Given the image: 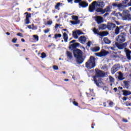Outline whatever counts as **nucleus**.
I'll use <instances>...</instances> for the list:
<instances>
[{
	"label": "nucleus",
	"instance_id": "1",
	"mask_svg": "<svg viewBox=\"0 0 131 131\" xmlns=\"http://www.w3.org/2000/svg\"><path fill=\"white\" fill-rule=\"evenodd\" d=\"M96 75L94 77V81L97 86L100 87L104 85V83L101 81V78L105 75V74L100 70L96 69Z\"/></svg>",
	"mask_w": 131,
	"mask_h": 131
},
{
	"label": "nucleus",
	"instance_id": "2",
	"mask_svg": "<svg viewBox=\"0 0 131 131\" xmlns=\"http://www.w3.org/2000/svg\"><path fill=\"white\" fill-rule=\"evenodd\" d=\"M115 16L120 20H131V15L128 10L123 11V14L118 12L115 14Z\"/></svg>",
	"mask_w": 131,
	"mask_h": 131
},
{
	"label": "nucleus",
	"instance_id": "3",
	"mask_svg": "<svg viewBox=\"0 0 131 131\" xmlns=\"http://www.w3.org/2000/svg\"><path fill=\"white\" fill-rule=\"evenodd\" d=\"M105 4L101 1H94L89 6V12H94V10H96V7H100L101 8H104Z\"/></svg>",
	"mask_w": 131,
	"mask_h": 131
},
{
	"label": "nucleus",
	"instance_id": "4",
	"mask_svg": "<svg viewBox=\"0 0 131 131\" xmlns=\"http://www.w3.org/2000/svg\"><path fill=\"white\" fill-rule=\"evenodd\" d=\"M74 56L77 59V62L78 64H81L83 62L82 58V52L79 49H76L73 51Z\"/></svg>",
	"mask_w": 131,
	"mask_h": 131
},
{
	"label": "nucleus",
	"instance_id": "5",
	"mask_svg": "<svg viewBox=\"0 0 131 131\" xmlns=\"http://www.w3.org/2000/svg\"><path fill=\"white\" fill-rule=\"evenodd\" d=\"M95 62L96 58L94 57V56H91L89 60L85 63V67L87 69L95 68L96 66Z\"/></svg>",
	"mask_w": 131,
	"mask_h": 131
},
{
	"label": "nucleus",
	"instance_id": "6",
	"mask_svg": "<svg viewBox=\"0 0 131 131\" xmlns=\"http://www.w3.org/2000/svg\"><path fill=\"white\" fill-rule=\"evenodd\" d=\"M125 36L126 35L125 33H121L116 38V41H118V42H120L121 43L124 42V41H125Z\"/></svg>",
	"mask_w": 131,
	"mask_h": 131
},
{
	"label": "nucleus",
	"instance_id": "7",
	"mask_svg": "<svg viewBox=\"0 0 131 131\" xmlns=\"http://www.w3.org/2000/svg\"><path fill=\"white\" fill-rule=\"evenodd\" d=\"M74 3L75 4H77V3H79V6L81 7V8H87V7H89V3H86L85 1H82V0H75Z\"/></svg>",
	"mask_w": 131,
	"mask_h": 131
},
{
	"label": "nucleus",
	"instance_id": "8",
	"mask_svg": "<svg viewBox=\"0 0 131 131\" xmlns=\"http://www.w3.org/2000/svg\"><path fill=\"white\" fill-rule=\"evenodd\" d=\"M93 32L95 34H98L100 36H107L109 33L107 32H100L98 29H96V28H94L93 30Z\"/></svg>",
	"mask_w": 131,
	"mask_h": 131
},
{
	"label": "nucleus",
	"instance_id": "9",
	"mask_svg": "<svg viewBox=\"0 0 131 131\" xmlns=\"http://www.w3.org/2000/svg\"><path fill=\"white\" fill-rule=\"evenodd\" d=\"M96 12L98 13H101V14H105L106 12H111V7L110 6H107L105 9L102 8H98L96 9Z\"/></svg>",
	"mask_w": 131,
	"mask_h": 131
},
{
	"label": "nucleus",
	"instance_id": "10",
	"mask_svg": "<svg viewBox=\"0 0 131 131\" xmlns=\"http://www.w3.org/2000/svg\"><path fill=\"white\" fill-rule=\"evenodd\" d=\"M107 54H109V52L104 50H102L100 52L95 53V56H97V57H105V56H107Z\"/></svg>",
	"mask_w": 131,
	"mask_h": 131
},
{
	"label": "nucleus",
	"instance_id": "11",
	"mask_svg": "<svg viewBox=\"0 0 131 131\" xmlns=\"http://www.w3.org/2000/svg\"><path fill=\"white\" fill-rule=\"evenodd\" d=\"M81 34H83V33L79 30H78L73 33V36L76 39H77L79 35H81Z\"/></svg>",
	"mask_w": 131,
	"mask_h": 131
},
{
	"label": "nucleus",
	"instance_id": "12",
	"mask_svg": "<svg viewBox=\"0 0 131 131\" xmlns=\"http://www.w3.org/2000/svg\"><path fill=\"white\" fill-rule=\"evenodd\" d=\"M118 69H119V65L115 64L113 66V67L111 69V72L112 74H114L115 72H116Z\"/></svg>",
	"mask_w": 131,
	"mask_h": 131
},
{
	"label": "nucleus",
	"instance_id": "13",
	"mask_svg": "<svg viewBox=\"0 0 131 131\" xmlns=\"http://www.w3.org/2000/svg\"><path fill=\"white\" fill-rule=\"evenodd\" d=\"M124 52L126 53V56L127 57V59H128V60H130L131 58V56H130V54H131V51H129L128 49L125 48L124 49Z\"/></svg>",
	"mask_w": 131,
	"mask_h": 131
},
{
	"label": "nucleus",
	"instance_id": "14",
	"mask_svg": "<svg viewBox=\"0 0 131 131\" xmlns=\"http://www.w3.org/2000/svg\"><path fill=\"white\" fill-rule=\"evenodd\" d=\"M116 46L119 50H123L124 49L125 45L124 43H119L118 42H116Z\"/></svg>",
	"mask_w": 131,
	"mask_h": 131
},
{
	"label": "nucleus",
	"instance_id": "15",
	"mask_svg": "<svg viewBox=\"0 0 131 131\" xmlns=\"http://www.w3.org/2000/svg\"><path fill=\"white\" fill-rule=\"evenodd\" d=\"M116 26V25L115 24H112L111 23H110L107 24V29L109 30H112V29H114L115 28V27Z\"/></svg>",
	"mask_w": 131,
	"mask_h": 131
},
{
	"label": "nucleus",
	"instance_id": "16",
	"mask_svg": "<svg viewBox=\"0 0 131 131\" xmlns=\"http://www.w3.org/2000/svg\"><path fill=\"white\" fill-rule=\"evenodd\" d=\"M120 29H123V26H120L119 27H116L115 30V34H119V32L120 31Z\"/></svg>",
	"mask_w": 131,
	"mask_h": 131
},
{
	"label": "nucleus",
	"instance_id": "17",
	"mask_svg": "<svg viewBox=\"0 0 131 131\" xmlns=\"http://www.w3.org/2000/svg\"><path fill=\"white\" fill-rule=\"evenodd\" d=\"M85 40H86V38L84 36H80L79 38V41L81 43H85Z\"/></svg>",
	"mask_w": 131,
	"mask_h": 131
},
{
	"label": "nucleus",
	"instance_id": "18",
	"mask_svg": "<svg viewBox=\"0 0 131 131\" xmlns=\"http://www.w3.org/2000/svg\"><path fill=\"white\" fill-rule=\"evenodd\" d=\"M31 17V15L30 14H27V15L26 16V19H25V23L26 24H29L30 23V20H29V18Z\"/></svg>",
	"mask_w": 131,
	"mask_h": 131
},
{
	"label": "nucleus",
	"instance_id": "19",
	"mask_svg": "<svg viewBox=\"0 0 131 131\" xmlns=\"http://www.w3.org/2000/svg\"><path fill=\"white\" fill-rule=\"evenodd\" d=\"M118 79H119V80H123V79H124L125 78L123 73L120 72L118 73Z\"/></svg>",
	"mask_w": 131,
	"mask_h": 131
},
{
	"label": "nucleus",
	"instance_id": "20",
	"mask_svg": "<svg viewBox=\"0 0 131 131\" xmlns=\"http://www.w3.org/2000/svg\"><path fill=\"white\" fill-rule=\"evenodd\" d=\"M122 92L123 96H129V95H131V92L129 91L123 90Z\"/></svg>",
	"mask_w": 131,
	"mask_h": 131
},
{
	"label": "nucleus",
	"instance_id": "21",
	"mask_svg": "<svg viewBox=\"0 0 131 131\" xmlns=\"http://www.w3.org/2000/svg\"><path fill=\"white\" fill-rule=\"evenodd\" d=\"M96 21L98 24L103 22V17L101 16H97L96 18Z\"/></svg>",
	"mask_w": 131,
	"mask_h": 131
},
{
	"label": "nucleus",
	"instance_id": "22",
	"mask_svg": "<svg viewBox=\"0 0 131 131\" xmlns=\"http://www.w3.org/2000/svg\"><path fill=\"white\" fill-rule=\"evenodd\" d=\"M67 56L70 60H71L73 56H72V53L69 52V51H67Z\"/></svg>",
	"mask_w": 131,
	"mask_h": 131
},
{
	"label": "nucleus",
	"instance_id": "23",
	"mask_svg": "<svg viewBox=\"0 0 131 131\" xmlns=\"http://www.w3.org/2000/svg\"><path fill=\"white\" fill-rule=\"evenodd\" d=\"M27 27L29 28V29H32L33 30H35L37 29V28L35 26H34V25L32 24L31 25L28 26Z\"/></svg>",
	"mask_w": 131,
	"mask_h": 131
},
{
	"label": "nucleus",
	"instance_id": "24",
	"mask_svg": "<svg viewBox=\"0 0 131 131\" xmlns=\"http://www.w3.org/2000/svg\"><path fill=\"white\" fill-rule=\"evenodd\" d=\"M77 47H79V43H74L70 46V48L75 49V48H77Z\"/></svg>",
	"mask_w": 131,
	"mask_h": 131
},
{
	"label": "nucleus",
	"instance_id": "25",
	"mask_svg": "<svg viewBox=\"0 0 131 131\" xmlns=\"http://www.w3.org/2000/svg\"><path fill=\"white\" fill-rule=\"evenodd\" d=\"M103 41L105 42V43H106L107 45H109V43H111V41L108 39L107 37H104L103 38Z\"/></svg>",
	"mask_w": 131,
	"mask_h": 131
},
{
	"label": "nucleus",
	"instance_id": "26",
	"mask_svg": "<svg viewBox=\"0 0 131 131\" xmlns=\"http://www.w3.org/2000/svg\"><path fill=\"white\" fill-rule=\"evenodd\" d=\"M107 28V26L104 24H102L99 26V29H101L102 30H105Z\"/></svg>",
	"mask_w": 131,
	"mask_h": 131
},
{
	"label": "nucleus",
	"instance_id": "27",
	"mask_svg": "<svg viewBox=\"0 0 131 131\" xmlns=\"http://www.w3.org/2000/svg\"><path fill=\"white\" fill-rule=\"evenodd\" d=\"M63 5V4L61 3H57L55 6V10H60V8H59L60 7V6Z\"/></svg>",
	"mask_w": 131,
	"mask_h": 131
},
{
	"label": "nucleus",
	"instance_id": "28",
	"mask_svg": "<svg viewBox=\"0 0 131 131\" xmlns=\"http://www.w3.org/2000/svg\"><path fill=\"white\" fill-rule=\"evenodd\" d=\"M92 52H99L100 51V47H96L91 49Z\"/></svg>",
	"mask_w": 131,
	"mask_h": 131
},
{
	"label": "nucleus",
	"instance_id": "29",
	"mask_svg": "<svg viewBox=\"0 0 131 131\" xmlns=\"http://www.w3.org/2000/svg\"><path fill=\"white\" fill-rule=\"evenodd\" d=\"M63 35V39H64L65 42H67V41L68 40V35H67V34L66 33H64Z\"/></svg>",
	"mask_w": 131,
	"mask_h": 131
},
{
	"label": "nucleus",
	"instance_id": "30",
	"mask_svg": "<svg viewBox=\"0 0 131 131\" xmlns=\"http://www.w3.org/2000/svg\"><path fill=\"white\" fill-rule=\"evenodd\" d=\"M62 37V35L61 34H55L54 35V38L57 39V38H59Z\"/></svg>",
	"mask_w": 131,
	"mask_h": 131
},
{
	"label": "nucleus",
	"instance_id": "31",
	"mask_svg": "<svg viewBox=\"0 0 131 131\" xmlns=\"http://www.w3.org/2000/svg\"><path fill=\"white\" fill-rule=\"evenodd\" d=\"M108 79L110 81V82H114V78H113V77L111 76H108Z\"/></svg>",
	"mask_w": 131,
	"mask_h": 131
},
{
	"label": "nucleus",
	"instance_id": "32",
	"mask_svg": "<svg viewBox=\"0 0 131 131\" xmlns=\"http://www.w3.org/2000/svg\"><path fill=\"white\" fill-rule=\"evenodd\" d=\"M33 36L34 37V40H35L36 41H38V36L36 35H34Z\"/></svg>",
	"mask_w": 131,
	"mask_h": 131
},
{
	"label": "nucleus",
	"instance_id": "33",
	"mask_svg": "<svg viewBox=\"0 0 131 131\" xmlns=\"http://www.w3.org/2000/svg\"><path fill=\"white\" fill-rule=\"evenodd\" d=\"M46 56L47 55H46V53H45V52H43L41 54V58L42 59H43V58H46Z\"/></svg>",
	"mask_w": 131,
	"mask_h": 131
},
{
	"label": "nucleus",
	"instance_id": "34",
	"mask_svg": "<svg viewBox=\"0 0 131 131\" xmlns=\"http://www.w3.org/2000/svg\"><path fill=\"white\" fill-rule=\"evenodd\" d=\"M72 17L73 20H75V21H77V20H78V17L76 16H72Z\"/></svg>",
	"mask_w": 131,
	"mask_h": 131
},
{
	"label": "nucleus",
	"instance_id": "35",
	"mask_svg": "<svg viewBox=\"0 0 131 131\" xmlns=\"http://www.w3.org/2000/svg\"><path fill=\"white\" fill-rule=\"evenodd\" d=\"M124 84H125V86H126V88H128V82L126 81H124Z\"/></svg>",
	"mask_w": 131,
	"mask_h": 131
},
{
	"label": "nucleus",
	"instance_id": "36",
	"mask_svg": "<svg viewBox=\"0 0 131 131\" xmlns=\"http://www.w3.org/2000/svg\"><path fill=\"white\" fill-rule=\"evenodd\" d=\"M53 24V21L52 20L48 21L47 23V25L51 26Z\"/></svg>",
	"mask_w": 131,
	"mask_h": 131
},
{
	"label": "nucleus",
	"instance_id": "37",
	"mask_svg": "<svg viewBox=\"0 0 131 131\" xmlns=\"http://www.w3.org/2000/svg\"><path fill=\"white\" fill-rule=\"evenodd\" d=\"M50 30H51L50 29H47L46 30H44L43 32H44L45 33H49V32H50Z\"/></svg>",
	"mask_w": 131,
	"mask_h": 131
},
{
	"label": "nucleus",
	"instance_id": "38",
	"mask_svg": "<svg viewBox=\"0 0 131 131\" xmlns=\"http://www.w3.org/2000/svg\"><path fill=\"white\" fill-rule=\"evenodd\" d=\"M17 35L18 36H20V37H24L23 34L22 33H17Z\"/></svg>",
	"mask_w": 131,
	"mask_h": 131
},
{
	"label": "nucleus",
	"instance_id": "39",
	"mask_svg": "<svg viewBox=\"0 0 131 131\" xmlns=\"http://www.w3.org/2000/svg\"><path fill=\"white\" fill-rule=\"evenodd\" d=\"M53 69L54 70H58V69H59V67H58V66H54Z\"/></svg>",
	"mask_w": 131,
	"mask_h": 131
},
{
	"label": "nucleus",
	"instance_id": "40",
	"mask_svg": "<svg viewBox=\"0 0 131 131\" xmlns=\"http://www.w3.org/2000/svg\"><path fill=\"white\" fill-rule=\"evenodd\" d=\"M60 26H61V25H58V24H56L55 26V29H58V27H60Z\"/></svg>",
	"mask_w": 131,
	"mask_h": 131
},
{
	"label": "nucleus",
	"instance_id": "41",
	"mask_svg": "<svg viewBox=\"0 0 131 131\" xmlns=\"http://www.w3.org/2000/svg\"><path fill=\"white\" fill-rule=\"evenodd\" d=\"M117 7L118 8H119V9H121V8H122V4H120L117 5Z\"/></svg>",
	"mask_w": 131,
	"mask_h": 131
},
{
	"label": "nucleus",
	"instance_id": "42",
	"mask_svg": "<svg viewBox=\"0 0 131 131\" xmlns=\"http://www.w3.org/2000/svg\"><path fill=\"white\" fill-rule=\"evenodd\" d=\"M12 42H13V43H16V42L17 41V39L16 38H13L12 40Z\"/></svg>",
	"mask_w": 131,
	"mask_h": 131
},
{
	"label": "nucleus",
	"instance_id": "43",
	"mask_svg": "<svg viewBox=\"0 0 131 131\" xmlns=\"http://www.w3.org/2000/svg\"><path fill=\"white\" fill-rule=\"evenodd\" d=\"M71 23H72V24H73L74 25H76V24H77V22L74 21H71Z\"/></svg>",
	"mask_w": 131,
	"mask_h": 131
},
{
	"label": "nucleus",
	"instance_id": "44",
	"mask_svg": "<svg viewBox=\"0 0 131 131\" xmlns=\"http://www.w3.org/2000/svg\"><path fill=\"white\" fill-rule=\"evenodd\" d=\"M109 105L111 107H112L113 106V102L111 101L110 102Z\"/></svg>",
	"mask_w": 131,
	"mask_h": 131
},
{
	"label": "nucleus",
	"instance_id": "45",
	"mask_svg": "<svg viewBox=\"0 0 131 131\" xmlns=\"http://www.w3.org/2000/svg\"><path fill=\"white\" fill-rule=\"evenodd\" d=\"M73 104L75 106H78V103L77 102H76L75 101L73 102Z\"/></svg>",
	"mask_w": 131,
	"mask_h": 131
},
{
	"label": "nucleus",
	"instance_id": "46",
	"mask_svg": "<svg viewBox=\"0 0 131 131\" xmlns=\"http://www.w3.org/2000/svg\"><path fill=\"white\" fill-rule=\"evenodd\" d=\"M87 46L90 48L91 47V41H89L87 43Z\"/></svg>",
	"mask_w": 131,
	"mask_h": 131
},
{
	"label": "nucleus",
	"instance_id": "47",
	"mask_svg": "<svg viewBox=\"0 0 131 131\" xmlns=\"http://www.w3.org/2000/svg\"><path fill=\"white\" fill-rule=\"evenodd\" d=\"M122 121L123 122H127V120L125 119H122Z\"/></svg>",
	"mask_w": 131,
	"mask_h": 131
},
{
	"label": "nucleus",
	"instance_id": "48",
	"mask_svg": "<svg viewBox=\"0 0 131 131\" xmlns=\"http://www.w3.org/2000/svg\"><path fill=\"white\" fill-rule=\"evenodd\" d=\"M127 100V98L126 97H123V101H126Z\"/></svg>",
	"mask_w": 131,
	"mask_h": 131
},
{
	"label": "nucleus",
	"instance_id": "49",
	"mask_svg": "<svg viewBox=\"0 0 131 131\" xmlns=\"http://www.w3.org/2000/svg\"><path fill=\"white\" fill-rule=\"evenodd\" d=\"M108 15H109V13H106L105 14L103 15V16L107 17V16H108Z\"/></svg>",
	"mask_w": 131,
	"mask_h": 131
},
{
	"label": "nucleus",
	"instance_id": "50",
	"mask_svg": "<svg viewBox=\"0 0 131 131\" xmlns=\"http://www.w3.org/2000/svg\"><path fill=\"white\" fill-rule=\"evenodd\" d=\"M72 2H73V0H68V3H71L72 4Z\"/></svg>",
	"mask_w": 131,
	"mask_h": 131
},
{
	"label": "nucleus",
	"instance_id": "51",
	"mask_svg": "<svg viewBox=\"0 0 131 131\" xmlns=\"http://www.w3.org/2000/svg\"><path fill=\"white\" fill-rule=\"evenodd\" d=\"M115 23H116L117 25H120V24L119 23H118V21H116Z\"/></svg>",
	"mask_w": 131,
	"mask_h": 131
},
{
	"label": "nucleus",
	"instance_id": "52",
	"mask_svg": "<svg viewBox=\"0 0 131 131\" xmlns=\"http://www.w3.org/2000/svg\"><path fill=\"white\" fill-rule=\"evenodd\" d=\"M113 7H117V4L114 3L113 4Z\"/></svg>",
	"mask_w": 131,
	"mask_h": 131
},
{
	"label": "nucleus",
	"instance_id": "53",
	"mask_svg": "<svg viewBox=\"0 0 131 131\" xmlns=\"http://www.w3.org/2000/svg\"><path fill=\"white\" fill-rule=\"evenodd\" d=\"M75 41H76L75 40H73L72 41H71L70 42V43H73V42H75Z\"/></svg>",
	"mask_w": 131,
	"mask_h": 131
},
{
	"label": "nucleus",
	"instance_id": "54",
	"mask_svg": "<svg viewBox=\"0 0 131 131\" xmlns=\"http://www.w3.org/2000/svg\"><path fill=\"white\" fill-rule=\"evenodd\" d=\"M114 91H115V92H117V88H115L114 89Z\"/></svg>",
	"mask_w": 131,
	"mask_h": 131
},
{
	"label": "nucleus",
	"instance_id": "55",
	"mask_svg": "<svg viewBox=\"0 0 131 131\" xmlns=\"http://www.w3.org/2000/svg\"><path fill=\"white\" fill-rule=\"evenodd\" d=\"M21 41H23V42H25V40L24 38L21 39Z\"/></svg>",
	"mask_w": 131,
	"mask_h": 131
},
{
	"label": "nucleus",
	"instance_id": "56",
	"mask_svg": "<svg viewBox=\"0 0 131 131\" xmlns=\"http://www.w3.org/2000/svg\"><path fill=\"white\" fill-rule=\"evenodd\" d=\"M103 90H105V91H108V88H103Z\"/></svg>",
	"mask_w": 131,
	"mask_h": 131
},
{
	"label": "nucleus",
	"instance_id": "57",
	"mask_svg": "<svg viewBox=\"0 0 131 131\" xmlns=\"http://www.w3.org/2000/svg\"><path fill=\"white\" fill-rule=\"evenodd\" d=\"M69 79H64V81H69Z\"/></svg>",
	"mask_w": 131,
	"mask_h": 131
},
{
	"label": "nucleus",
	"instance_id": "58",
	"mask_svg": "<svg viewBox=\"0 0 131 131\" xmlns=\"http://www.w3.org/2000/svg\"><path fill=\"white\" fill-rule=\"evenodd\" d=\"M129 32L130 33V34H131V26H130Z\"/></svg>",
	"mask_w": 131,
	"mask_h": 131
},
{
	"label": "nucleus",
	"instance_id": "59",
	"mask_svg": "<svg viewBox=\"0 0 131 131\" xmlns=\"http://www.w3.org/2000/svg\"><path fill=\"white\" fill-rule=\"evenodd\" d=\"M6 34H7V35H10V33H9V32H7V33H6Z\"/></svg>",
	"mask_w": 131,
	"mask_h": 131
},
{
	"label": "nucleus",
	"instance_id": "60",
	"mask_svg": "<svg viewBox=\"0 0 131 131\" xmlns=\"http://www.w3.org/2000/svg\"><path fill=\"white\" fill-rule=\"evenodd\" d=\"M111 50H114V47H111Z\"/></svg>",
	"mask_w": 131,
	"mask_h": 131
},
{
	"label": "nucleus",
	"instance_id": "61",
	"mask_svg": "<svg viewBox=\"0 0 131 131\" xmlns=\"http://www.w3.org/2000/svg\"><path fill=\"white\" fill-rule=\"evenodd\" d=\"M28 11H31V8H29V9H28Z\"/></svg>",
	"mask_w": 131,
	"mask_h": 131
},
{
	"label": "nucleus",
	"instance_id": "62",
	"mask_svg": "<svg viewBox=\"0 0 131 131\" xmlns=\"http://www.w3.org/2000/svg\"><path fill=\"white\" fill-rule=\"evenodd\" d=\"M90 91L91 92H93V89L92 90L90 89Z\"/></svg>",
	"mask_w": 131,
	"mask_h": 131
},
{
	"label": "nucleus",
	"instance_id": "63",
	"mask_svg": "<svg viewBox=\"0 0 131 131\" xmlns=\"http://www.w3.org/2000/svg\"><path fill=\"white\" fill-rule=\"evenodd\" d=\"M20 31H21V32H24V31H23V30H20Z\"/></svg>",
	"mask_w": 131,
	"mask_h": 131
},
{
	"label": "nucleus",
	"instance_id": "64",
	"mask_svg": "<svg viewBox=\"0 0 131 131\" xmlns=\"http://www.w3.org/2000/svg\"><path fill=\"white\" fill-rule=\"evenodd\" d=\"M63 31H67V29H63Z\"/></svg>",
	"mask_w": 131,
	"mask_h": 131
}]
</instances>
